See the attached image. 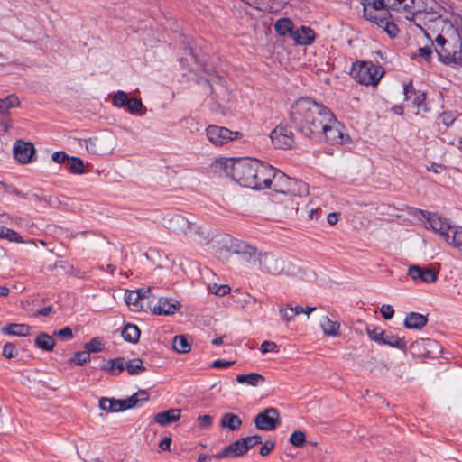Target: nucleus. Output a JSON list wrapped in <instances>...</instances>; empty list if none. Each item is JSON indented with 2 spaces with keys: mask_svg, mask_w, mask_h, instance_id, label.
I'll return each instance as SVG.
<instances>
[{
  "mask_svg": "<svg viewBox=\"0 0 462 462\" xmlns=\"http://www.w3.org/2000/svg\"><path fill=\"white\" fill-rule=\"evenodd\" d=\"M362 5L364 17L374 23L385 19L390 9L414 20L430 41V44L419 49L422 57L435 52L439 58H449L461 51L458 29L444 18V6L435 0H362Z\"/></svg>",
  "mask_w": 462,
  "mask_h": 462,
  "instance_id": "1",
  "label": "nucleus"
},
{
  "mask_svg": "<svg viewBox=\"0 0 462 462\" xmlns=\"http://www.w3.org/2000/svg\"><path fill=\"white\" fill-rule=\"evenodd\" d=\"M323 109L329 108L310 97L297 99L290 111L291 127L302 137L312 141L317 134H319V131L322 129V123L325 119Z\"/></svg>",
  "mask_w": 462,
  "mask_h": 462,
  "instance_id": "2",
  "label": "nucleus"
},
{
  "mask_svg": "<svg viewBox=\"0 0 462 462\" xmlns=\"http://www.w3.org/2000/svg\"><path fill=\"white\" fill-rule=\"evenodd\" d=\"M258 160L243 157L229 158L224 162L226 174L241 186L250 188L256 187L254 176H256Z\"/></svg>",
  "mask_w": 462,
  "mask_h": 462,
  "instance_id": "3",
  "label": "nucleus"
},
{
  "mask_svg": "<svg viewBox=\"0 0 462 462\" xmlns=\"http://www.w3.org/2000/svg\"><path fill=\"white\" fill-rule=\"evenodd\" d=\"M325 119L322 123V129L319 134L312 139L314 142L325 140L331 145L346 144L351 143L350 136L345 133V125L339 122L330 109H323Z\"/></svg>",
  "mask_w": 462,
  "mask_h": 462,
  "instance_id": "4",
  "label": "nucleus"
},
{
  "mask_svg": "<svg viewBox=\"0 0 462 462\" xmlns=\"http://www.w3.org/2000/svg\"><path fill=\"white\" fill-rule=\"evenodd\" d=\"M350 74L356 82L365 86H376L384 74V69L370 60H356Z\"/></svg>",
  "mask_w": 462,
  "mask_h": 462,
  "instance_id": "5",
  "label": "nucleus"
},
{
  "mask_svg": "<svg viewBox=\"0 0 462 462\" xmlns=\"http://www.w3.org/2000/svg\"><path fill=\"white\" fill-rule=\"evenodd\" d=\"M183 68L188 67L189 70L198 76L197 82L199 84H207L211 94L213 93V87L210 80L213 78L220 79L215 67L208 64L207 60H180Z\"/></svg>",
  "mask_w": 462,
  "mask_h": 462,
  "instance_id": "6",
  "label": "nucleus"
},
{
  "mask_svg": "<svg viewBox=\"0 0 462 462\" xmlns=\"http://www.w3.org/2000/svg\"><path fill=\"white\" fill-rule=\"evenodd\" d=\"M366 332L369 338L377 344L387 345L402 351L404 354L407 353L408 348L403 337H400L393 334L391 331H386L377 327L373 328L368 327L366 328Z\"/></svg>",
  "mask_w": 462,
  "mask_h": 462,
  "instance_id": "7",
  "label": "nucleus"
},
{
  "mask_svg": "<svg viewBox=\"0 0 462 462\" xmlns=\"http://www.w3.org/2000/svg\"><path fill=\"white\" fill-rule=\"evenodd\" d=\"M409 351L413 357L437 358L442 351L439 343L431 338H420L410 345Z\"/></svg>",
  "mask_w": 462,
  "mask_h": 462,
  "instance_id": "8",
  "label": "nucleus"
},
{
  "mask_svg": "<svg viewBox=\"0 0 462 462\" xmlns=\"http://www.w3.org/2000/svg\"><path fill=\"white\" fill-rule=\"evenodd\" d=\"M206 135L208 141L215 146H223L229 142L240 139L243 134L239 131H232L225 126L209 125L206 128Z\"/></svg>",
  "mask_w": 462,
  "mask_h": 462,
  "instance_id": "9",
  "label": "nucleus"
},
{
  "mask_svg": "<svg viewBox=\"0 0 462 462\" xmlns=\"http://www.w3.org/2000/svg\"><path fill=\"white\" fill-rule=\"evenodd\" d=\"M169 229L176 234L184 235L186 236H204L201 226L190 221L182 215H173L169 219Z\"/></svg>",
  "mask_w": 462,
  "mask_h": 462,
  "instance_id": "10",
  "label": "nucleus"
},
{
  "mask_svg": "<svg viewBox=\"0 0 462 462\" xmlns=\"http://www.w3.org/2000/svg\"><path fill=\"white\" fill-rule=\"evenodd\" d=\"M291 125H278L270 134L273 145L278 149H291L295 143Z\"/></svg>",
  "mask_w": 462,
  "mask_h": 462,
  "instance_id": "11",
  "label": "nucleus"
},
{
  "mask_svg": "<svg viewBox=\"0 0 462 462\" xmlns=\"http://www.w3.org/2000/svg\"><path fill=\"white\" fill-rule=\"evenodd\" d=\"M419 212L421 217L429 222V225L432 230L439 232L446 242H449V232L453 229V226L448 222L447 219L442 218L437 213H430L427 210L420 209Z\"/></svg>",
  "mask_w": 462,
  "mask_h": 462,
  "instance_id": "12",
  "label": "nucleus"
},
{
  "mask_svg": "<svg viewBox=\"0 0 462 462\" xmlns=\"http://www.w3.org/2000/svg\"><path fill=\"white\" fill-rule=\"evenodd\" d=\"M255 427L260 430L271 431L280 424L279 411L270 407L259 412L254 418Z\"/></svg>",
  "mask_w": 462,
  "mask_h": 462,
  "instance_id": "13",
  "label": "nucleus"
},
{
  "mask_svg": "<svg viewBox=\"0 0 462 462\" xmlns=\"http://www.w3.org/2000/svg\"><path fill=\"white\" fill-rule=\"evenodd\" d=\"M257 261L263 272L279 274L284 270V261L273 253L259 254Z\"/></svg>",
  "mask_w": 462,
  "mask_h": 462,
  "instance_id": "14",
  "label": "nucleus"
},
{
  "mask_svg": "<svg viewBox=\"0 0 462 462\" xmlns=\"http://www.w3.org/2000/svg\"><path fill=\"white\" fill-rule=\"evenodd\" d=\"M275 171L276 168L258 160L256 176H254L257 185L256 187H253L252 189L260 190L269 189L275 176Z\"/></svg>",
  "mask_w": 462,
  "mask_h": 462,
  "instance_id": "15",
  "label": "nucleus"
},
{
  "mask_svg": "<svg viewBox=\"0 0 462 462\" xmlns=\"http://www.w3.org/2000/svg\"><path fill=\"white\" fill-rule=\"evenodd\" d=\"M14 158L22 164H26L36 160V150L30 142L17 140L13 148Z\"/></svg>",
  "mask_w": 462,
  "mask_h": 462,
  "instance_id": "16",
  "label": "nucleus"
},
{
  "mask_svg": "<svg viewBox=\"0 0 462 462\" xmlns=\"http://www.w3.org/2000/svg\"><path fill=\"white\" fill-rule=\"evenodd\" d=\"M93 369H100L109 375L117 376L123 373L125 368V358L123 356L108 359H103L97 366H93Z\"/></svg>",
  "mask_w": 462,
  "mask_h": 462,
  "instance_id": "17",
  "label": "nucleus"
},
{
  "mask_svg": "<svg viewBox=\"0 0 462 462\" xmlns=\"http://www.w3.org/2000/svg\"><path fill=\"white\" fill-rule=\"evenodd\" d=\"M180 307L181 304L178 300L161 298L151 310L154 315H172L178 311Z\"/></svg>",
  "mask_w": 462,
  "mask_h": 462,
  "instance_id": "18",
  "label": "nucleus"
},
{
  "mask_svg": "<svg viewBox=\"0 0 462 462\" xmlns=\"http://www.w3.org/2000/svg\"><path fill=\"white\" fill-rule=\"evenodd\" d=\"M245 455L244 446L241 439H236L227 447L224 448L221 451L214 455L217 459L222 458H236Z\"/></svg>",
  "mask_w": 462,
  "mask_h": 462,
  "instance_id": "19",
  "label": "nucleus"
},
{
  "mask_svg": "<svg viewBox=\"0 0 462 462\" xmlns=\"http://www.w3.org/2000/svg\"><path fill=\"white\" fill-rule=\"evenodd\" d=\"M181 410L178 408L169 409L154 415V422L164 427L180 419Z\"/></svg>",
  "mask_w": 462,
  "mask_h": 462,
  "instance_id": "20",
  "label": "nucleus"
},
{
  "mask_svg": "<svg viewBox=\"0 0 462 462\" xmlns=\"http://www.w3.org/2000/svg\"><path fill=\"white\" fill-rule=\"evenodd\" d=\"M316 34L310 27L302 26L294 31L291 38L300 45H310L315 40Z\"/></svg>",
  "mask_w": 462,
  "mask_h": 462,
  "instance_id": "21",
  "label": "nucleus"
},
{
  "mask_svg": "<svg viewBox=\"0 0 462 462\" xmlns=\"http://www.w3.org/2000/svg\"><path fill=\"white\" fill-rule=\"evenodd\" d=\"M290 179L291 178L285 173L276 169L275 176L273 179L272 185L269 189L278 193L287 194V191L290 190Z\"/></svg>",
  "mask_w": 462,
  "mask_h": 462,
  "instance_id": "22",
  "label": "nucleus"
},
{
  "mask_svg": "<svg viewBox=\"0 0 462 462\" xmlns=\"http://www.w3.org/2000/svg\"><path fill=\"white\" fill-rule=\"evenodd\" d=\"M427 322L428 319L426 316L418 312H411L407 314L403 324L409 329H421L426 326Z\"/></svg>",
  "mask_w": 462,
  "mask_h": 462,
  "instance_id": "23",
  "label": "nucleus"
},
{
  "mask_svg": "<svg viewBox=\"0 0 462 462\" xmlns=\"http://www.w3.org/2000/svg\"><path fill=\"white\" fill-rule=\"evenodd\" d=\"M289 182L290 190L287 191L286 195L298 198H302L309 195V184L306 182L293 178H291Z\"/></svg>",
  "mask_w": 462,
  "mask_h": 462,
  "instance_id": "24",
  "label": "nucleus"
},
{
  "mask_svg": "<svg viewBox=\"0 0 462 462\" xmlns=\"http://www.w3.org/2000/svg\"><path fill=\"white\" fill-rule=\"evenodd\" d=\"M236 381L241 384H247L256 387L265 382V377L261 374L249 373L237 375Z\"/></svg>",
  "mask_w": 462,
  "mask_h": 462,
  "instance_id": "25",
  "label": "nucleus"
},
{
  "mask_svg": "<svg viewBox=\"0 0 462 462\" xmlns=\"http://www.w3.org/2000/svg\"><path fill=\"white\" fill-rule=\"evenodd\" d=\"M242 423L241 418L232 412L224 413L220 420V426L232 431L237 430L241 427Z\"/></svg>",
  "mask_w": 462,
  "mask_h": 462,
  "instance_id": "26",
  "label": "nucleus"
},
{
  "mask_svg": "<svg viewBox=\"0 0 462 462\" xmlns=\"http://www.w3.org/2000/svg\"><path fill=\"white\" fill-rule=\"evenodd\" d=\"M234 253L242 254L245 259L250 262L256 255V248L245 242H237L231 245Z\"/></svg>",
  "mask_w": 462,
  "mask_h": 462,
  "instance_id": "27",
  "label": "nucleus"
},
{
  "mask_svg": "<svg viewBox=\"0 0 462 462\" xmlns=\"http://www.w3.org/2000/svg\"><path fill=\"white\" fill-rule=\"evenodd\" d=\"M31 327L27 324L9 323L2 328L5 334L26 337L30 334Z\"/></svg>",
  "mask_w": 462,
  "mask_h": 462,
  "instance_id": "28",
  "label": "nucleus"
},
{
  "mask_svg": "<svg viewBox=\"0 0 462 462\" xmlns=\"http://www.w3.org/2000/svg\"><path fill=\"white\" fill-rule=\"evenodd\" d=\"M55 344L53 337L45 332H41L34 339V345L42 351H52Z\"/></svg>",
  "mask_w": 462,
  "mask_h": 462,
  "instance_id": "29",
  "label": "nucleus"
},
{
  "mask_svg": "<svg viewBox=\"0 0 462 462\" xmlns=\"http://www.w3.org/2000/svg\"><path fill=\"white\" fill-rule=\"evenodd\" d=\"M140 334L141 331L136 325L127 323L125 325L121 336L126 342L134 344L139 341Z\"/></svg>",
  "mask_w": 462,
  "mask_h": 462,
  "instance_id": "30",
  "label": "nucleus"
},
{
  "mask_svg": "<svg viewBox=\"0 0 462 462\" xmlns=\"http://www.w3.org/2000/svg\"><path fill=\"white\" fill-rule=\"evenodd\" d=\"M126 372L129 375H138L143 372H145L147 369L143 365V362L141 358H133L128 361L125 360V368Z\"/></svg>",
  "mask_w": 462,
  "mask_h": 462,
  "instance_id": "31",
  "label": "nucleus"
},
{
  "mask_svg": "<svg viewBox=\"0 0 462 462\" xmlns=\"http://www.w3.org/2000/svg\"><path fill=\"white\" fill-rule=\"evenodd\" d=\"M275 31L282 36H292L293 23L288 18H281L274 24Z\"/></svg>",
  "mask_w": 462,
  "mask_h": 462,
  "instance_id": "32",
  "label": "nucleus"
},
{
  "mask_svg": "<svg viewBox=\"0 0 462 462\" xmlns=\"http://www.w3.org/2000/svg\"><path fill=\"white\" fill-rule=\"evenodd\" d=\"M172 348L178 353L186 354L190 351L191 345L185 336L180 335L174 337Z\"/></svg>",
  "mask_w": 462,
  "mask_h": 462,
  "instance_id": "33",
  "label": "nucleus"
},
{
  "mask_svg": "<svg viewBox=\"0 0 462 462\" xmlns=\"http://www.w3.org/2000/svg\"><path fill=\"white\" fill-rule=\"evenodd\" d=\"M100 410L110 413L120 412L118 409V399L101 397L98 402Z\"/></svg>",
  "mask_w": 462,
  "mask_h": 462,
  "instance_id": "34",
  "label": "nucleus"
},
{
  "mask_svg": "<svg viewBox=\"0 0 462 462\" xmlns=\"http://www.w3.org/2000/svg\"><path fill=\"white\" fill-rule=\"evenodd\" d=\"M140 292H135L134 291H126L125 294V303L132 307V310L137 311L143 310V305L140 302Z\"/></svg>",
  "mask_w": 462,
  "mask_h": 462,
  "instance_id": "35",
  "label": "nucleus"
},
{
  "mask_svg": "<svg viewBox=\"0 0 462 462\" xmlns=\"http://www.w3.org/2000/svg\"><path fill=\"white\" fill-rule=\"evenodd\" d=\"M375 24L383 28L392 38L396 37L399 32L397 25L391 21L390 14H387L385 19H381Z\"/></svg>",
  "mask_w": 462,
  "mask_h": 462,
  "instance_id": "36",
  "label": "nucleus"
},
{
  "mask_svg": "<svg viewBox=\"0 0 462 462\" xmlns=\"http://www.w3.org/2000/svg\"><path fill=\"white\" fill-rule=\"evenodd\" d=\"M0 238L6 239L9 242L24 243L23 238L14 229L0 225Z\"/></svg>",
  "mask_w": 462,
  "mask_h": 462,
  "instance_id": "37",
  "label": "nucleus"
},
{
  "mask_svg": "<svg viewBox=\"0 0 462 462\" xmlns=\"http://www.w3.org/2000/svg\"><path fill=\"white\" fill-rule=\"evenodd\" d=\"M68 169L72 174H82L85 171L84 162L79 157L69 156Z\"/></svg>",
  "mask_w": 462,
  "mask_h": 462,
  "instance_id": "38",
  "label": "nucleus"
},
{
  "mask_svg": "<svg viewBox=\"0 0 462 462\" xmlns=\"http://www.w3.org/2000/svg\"><path fill=\"white\" fill-rule=\"evenodd\" d=\"M321 327L326 335L337 336L338 334L340 325L338 322L329 319L328 317H325L321 323Z\"/></svg>",
  "mask_w": 462,
  "mask_h": 462,
  "instance_id": "39",
  "label": "nucleus"
},
{
  "mask_svg": "<svg viewBox=\"0 0 462 462\" xmlns=\"http://www.w3.org/2000/svg\"><path fill=\"white\" fill-rule=\"evenodd\" d=\"M90 355L83 350L75 352L73 356L69 359V363L81 366L90 362Z\"/></svg>",
  "mask_w": 462,
  "mask_h": 462,
  "instance_id": "40",
  "label": "nucleus"
},
{
  "mask_svg": "<svg viewBox=\"0 0 462 462\" xmlns=\"http://www.w3.org/2000/svg\"><path fill=\"white\" fill-rule=\"evenodd\" d=\"M104 344L100 337H93L88 342H86L84 344V349L88 353L89 355L91 353H98L103 350Z\"/></svg>",
  "mask_w": 462,
  "mask_h": 462,
  "instance_id": "41",
  "label": "nucleus"
},
{
  "mask_svg": "<svg viewBox=\"0 0 462 462\" xmlns=\"http://www.w3.org/2000/svg\"><path fill=\"white\" fill-rule=\"evenodd\" d=\"M445 13H444V18L448 19V21L454 23L457 26V28L458 29V34H459V38H460V42H461V51L455 54V55H450L449 58H457V56L461 55L462 54V38H461V31H462V18L457 16V15H454V14H451L450 17H448V11L447 8H445Z\"/></svg>",
  "mask_w": 462,
  "mask_h": 462,
  "instance_id": "42",
  "label": "nucleus"
},
{
  "mask_svg": "<svg viewBox=\"0 0 462 462\" xmlns=\"http://www.w3.org/2000/svg\"><path fill=\"white\" fill-rule=\"evenodd\" d=\"M289 442L296 448H302L307 442L306 434L300 430H294L289 438Z\"/></svg>",
  "mask_w": 462,
  "mask_h": 462,
  "instance_id": "43",
  "label": "nucleus"
},
{
  "mask_svg": "<svg viewBox=\"0 0 462 462\" xmlns=\"http://www.w3.org/2000/svg\"><path fill=\"white\" fill-rule=\"evenodd\" d=\"M450 232H452V235L448 243L462 251V227L455 228L453 226Z\"/></svg>",
  "mask_w": 462,
  "mask_h": 462,
  "instance_id": "44",
  "label": "nucleus"
},
{
  "mask_svg": "<svg viewBox=\"0 0 462 462\" xmlns=\"http://www.w3.org/2000/svg\"><path fill=\"white\" fill-rule=\"evenodd\" d=\"M130 97L124 91L118 90L113 98V105L117 107L126 106L129 102Z\"/></svg>",
  "mask_w": 462,
  "mask_h": 462,
  "instance_id": "45",
  "label": "nucleus"
},
{
  "mask_svg": "<svg viewBox=\"0 0 462 462\" xmlns=\"http://www.w3.org/2000/svg\"><path fill=\"white\" fill-rule=\"evenodd\" d=\"M126 106H127V111L130 114L135 115L143 109V105L140 98L130 97L129 102L127 103Z\"/></svg>",
  "mask_w": 462,
  "mask_h": 462,
  "instance_id": "46",
  "label": "nucleus"
},
{
  "mask_svg": "<svg viewBox=\"0 0 462 462\" xmlns=\"http://www.w3.org/2000/svg\"><path fill=\"white\" fill-rule=\"evenodd\" d=\"M438 273L430 268H422L420 279L425 283H431L437 280Z\"/></svg>",
  "mask_w": 462,
  "mask_h": 462,
  "instance_id": "47",
  "label": "nucleus"
},
{
  "mask_svg": "<svg viewBox=\"0 0 462 462\" xmlns=\"http://www.w3.org/2000/svg\"><path fill=\"white\" fill-rule=\"evenodd\" d=\"M5 106V111H8L11 108L18 107L20 106V100L15 95H9L5 100L1 99Z\"/></svg>",
  "mask_w": 462,
  "mask_h": 462,
  "instance_id": "48",
  "label": "nucleus"
},
{
  "mask_svg": "<svg viewBox=\"0 0 462 462\" xmlns=\"http://www.w3.org/2000/svg\"><path fill=\"white\" fill-rule=\"evenodd\" d=\"M2 354L5 358L11 359L18 355V350L14 344L6 343L3 347Z\"/></svg>",
  "mask_w": 462,
  "mask_h": 462,
  "instance_id": "49",
  "label": "nucleus"
},
{
  "mask_svg": "<svg viewBox=\"0 0 462 462\" xmlns=\"http://www.w3.org/2000/svg\"><path fill=\"white\" fill-rule=\"evenodd\" d=\"M54 336H57L63 340H70L74 337L72 329L69 327H64L60 330L54 331Z\"/></svg>",
  "mask_w": 462,
  "mask_h": 462,
  "instance_id": "50",
  "label": "nucleus"
},
{
  "mask_svg": "<svg viewBox=\"0 0 462 462\" xmlns=\"http://www.w3.org/2000/svg\"><path fill=\"white\" fill-rule=\"evenodd\" d=\"M260 350L262 354H266L269 352H277L278 345L273 341H263L261 344Z\"/></svg>",
  "mask_w": 462,
  "mask_h": 462,
  "instance_id": "51",
  "label": "nucleus"
},
{
  "mask_svg": "<svg viewBox=\"0 0 462 462\" xmlns=\"http://www.w3.org/2000/svg\"><path fill=\"white\" fill-rule=\"evenodd\" d=\"M199 426L202 429H208L211 427L213 423V418L208 414L199 415L198 417Z\"/></svg>",
  "mask_w": 462,
  "mask_h": 462,
  "instance_id": "52",
  "label": "nucleus"
},
{
  "mask_svg": "<svg viewBox=\"0 0 462 462\" xmlns=\"http://www.w3.org/2000/svg\"><path fill=\"white\" fill-rule=\"evenodd\" d=\"M426 93L417 91L416 95L414 96L411 101L412 106L420 109L422 106V104H424V101H426Z\"/></svg>",
  "mask_w": 462,
  "mask_h": 462,
  "instance_id": "53",
  "label": "nucleus"
},
{
  "mask_svg": "<svg viewBox=\"0 0 462 462\" xmlns=\"http://www.w3.org/2000/svg\"><path fill=\"white\" fill-rule=\"evenodd\" d=\"M275 448V442L272 440H266L263 445L260 448L259 454L263 457H266Z\"/></svg>",
  "mask_w": 462,
  "mask_h": 462,
  "instance_id": "54",
  "label": "nucleus"
},
{
  "mask_svg": "<svg viewBox=\"0 0 462 462\" xmlns=\"http://www.w3.org/2000/svg\"><path fill=\"white\" fill-rule=\"evenodd\" d=\"M279 313L286 322H290L295 318L291 307H281Z\"/></svg>",
  "mask_w": 462,
  "mask_h": 462,
  "instance_id": "55",
  "label": "nucleus"
},
{
  "mask_svg": "<svg viewBox=\"0 0 462 462\" xmlns=\"http://www.w3.org/2000/svg\"><path fill=\"white\" fill-rule=\"evenodd\" d=\"M69 155L63 151L54 152L51 155V159L56 163H63L69 160Z\"/></svg>",
  "mask_w": 462,
  "mask_h": 462,
  "instance_id": "56",
  "label": "nucleus"
},
{
  "mask_svg": "<svg viewBox=\"0 0 462 462\" xmlns=\"http://www.w3.org/2000/svg\"><path fill=\"white\" fill-rule=\"evenodd\" d=\"M380 311H381L382 317L385 319H391L394 315V309L393 308L392 305H389V304H383L381 307Z\"/></svg>",
  "mask_w": 462,
  "mask_h": 462,
  "instance_id": "57",
  "label": "nucleus"
},
{
  "mask_svg": "<svg viewBox=\"0 0 462 462\" xmlns=\"http://www.w3.org/2000/svg\"><path fill=\"white\" fill-rule=\"evenodd\" d=\"M235 363L236 361H226L222 359H217L211 363L210 366L217 369L228 368L232 366Z\"/></svg>",
  "mask_w": 462,
  "mask_h": 462,
  "instance_id": "58",
  "label": "nucleus"
},
{
  "mask_svg": "<svg viewBox=\"0 0 462 462\" xmlns=\"http://www.w3.org/2000/svg\"><path fill=\"white\" fill-rule=\"evenodd\" d=\"M439 118L442 124L447 127L450 126L455 121V116L452 112H443L439 115Z\"/></svg>",
  "mask_w": 462,
  "mask_h": 462,
  "instance_id": "59",
  "label": "nucleus"
},
{
  "mask_svg": "<svg viewBox=\"0 0 462 462\" xmlns=\"http://www.w3.org/2000/svg\"><path fill=\"white\" fill-rule=\"evenodd\" d=\"M416 93H417V91L414 88L411 81L410 83L403 85V94H404L405 100L411 99L412 96L416 95Z\"/></svg>",
  "mask_w": 462,
  "mask_h": 462,
  "instance_id": "60",
  "label": "nucleus"
},
{
  "mask_svg": "<svg viewBox=\"0 0 462 462\" xmlns=\"http://www.w3.org/2000/svg\"><path fill=\"white\" fill-rule=\"evenodd\" d=\"M421 267L419 265H411L409 268V275L413 279L417 280L420 279L421 274Z\"/></svg>",
  "mask_w": 462,
  "mask_h": 462,
  "instance_id": "61",
  "label": "nucleus"
},
{
  "mask_svg": "<svg viewBox=\"0 0 462 462\" xmlns=\"http://www.w3.org/2000/svg\"><path fill=\"white\" fill-rule=\"evenodd\" d=\"M446 170V166L442 163L431 162L430 166H427V171L434 173H441Z\"/></svg>",
  "mask_w": 462,
  "mask_h": 462,
  "instance_id": "62",
  "label": "nucleus"
},
{
  "mask_svg": "<svg viewBox=\"0 0 462 462\" xmlns=\"http://www.w3.org/2000/svg\"><path fill=\"white\" fill-rule=\"evenodd\" d=\"M240 439L242 440V443H243L245 454L249 451V449H251V448H253L254 447L256 446L255 443H254V441L251 439V438L249 436L243 437V438H240Z\"/></svg>",
  "mask_w": 462,
  "mask_h": 462,
  "instance_id": "63",
  "label": "nucleus"
},
{
  "mask_svg": "<svg viewBox=\"0 0 462 462\" xmlns=\"http://www.w3.org/2000/svg\"><path fill=\"white\" fill-rule=\"evenodd\" d=\"M134 393L138 398L140 405H142L143 402H147L150 398V394L146 390H139Z\"/></svg>",
  "mask_w": 462,
  "mask_h": 462,
  "instance_id": "64",
  "label": "nucleus"
}]
</instances>
